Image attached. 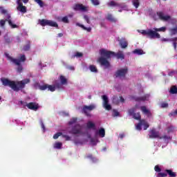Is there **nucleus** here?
<instances>
[{
	"label": "nucleus",
	"mask_w": 177,
	"mask_h": 177,
	"mask_svg": "<svg viewBox=\"0 0 177 177\" xmlns=\"http://www.w3.org/2000/svg\"><path fill=\"white\" fill-rule=\"evenodd\" d=\"M100 57L98 59V63L103 66L104 68H109L110 67V60L111 57H116L117 59H120V60H124L125 59V55L122 51H118L115 53L114 51L107 50L106 49L102 48L100 50Z\"/></svg>",
	"instance_id": "1"
},
{
	"label": "nucleus",
	"mask_w": 177,
	"mask_h": 177,
	"mask_svg": "<svg viewBox=\"0 0 177 177\" xmlns=\"http://www.w3.org/2000/svg\"><path fill=\"white\" fill-rule=\"evenodd\" d=\"M21 1L24 3H28V1L30 0H17V10L19 12H21V13H27V7L26 6H24L21 3ZM36 3L40 6V8H44L45 6V3L43 2L42 0H34Z\"/></svg>",
	"instance_id": "2"
},
{
	"label": "nucleus",
	"mask_w": 177,
	"mask_h": 177,
	"mask_svg": "<svg viewBox=\"0 0 177 177\" xmlns=\"http://www.w3.org/2000/svg\"><path fill=\"white\" fill-rule=\"evenodd\" d=\"M4 55H5L6 57H7L8 60H10L12 63H14V64L17 66V73H21V71H23V65H21V63H20V61H19V59H15V58L10 57V55L8 53H5Z\"/></svg>",
	"instance_id": "3"
},
{
	"label": "nucleus",
	"mask_w": 177,
	"mask_h": 177,
	"mask_svg": "<svg viewBox=\"0 0 177 177\" xmlns=\"http://www.w3.org/2000/svg\"><path fill=\"white\" fill-rule=\"evenodd\" d=\"M1 82H2V85H3V86H9L12 90L17 89V87H16L15 81H12L8 78L2 77L1 78Z\"/></svg>",
	"instance_id": "4"
},
{
	"label": "nucleus",
	"mask_w": 177,
	"mask_h": 177,
	"mask_svg": "<svg viewBox=\"0 0 177 177\" xmlns=\"http://www.w3.org/2000/svg\"><path fill=\"white\" fill-rule=\"evenodd\" d=\"M20 103L24 107H28L29 110H32L33 111H37L39 109V105L37 102H29L27 104V102L20 101Z\"/></svg>",
	"instance_id": "5"
},
{
	"label": "nucleus",
	"mask_w": 177,
	"mask_h": 177,
	"mask_svg": "<svg viewBox=\"0 0 177 177\" xmlns=\"http://www.w3.org/2000/svg\"><path fill=\"white\" fill-rule=\"evenodd\" d=\"M141 34L142 35H147L149 38H158L160 39L161 38V36L158 34V32H156V31H153L152 30H142Z\"/></svg>",
	"instance_id": "6"
},
{
	"label": "nucleus",
	"mask_w": 177,
	"mask_h": 177,
	"mask_svg": "<svg viewBox=\"0 0 177 177\" xmlns=\"http://www.w3.org/2000/svg\"><path fill=\"white\" fill-rule=\"evenodd\" d=\"M30 79H25L19 82H17L15 83L16 89H13V91H15V92H19L20 89H23L26 88V84H29Z\"/></svg>",
	"instance_id": "7"
},
{
	"label": "nucleus",
	"mask_w": 177,
	"mask_h": 177,
	"mask_svg": "<svg viewBox=\"0 0 177 177\" xmlns=\"http://www.w3.org/2000/svg\"><path fill=\"white\" fill-rule=\"evenodd\" d=\"M136 109H138V105H136L135 107L129 109L128 113L129 115L133 116V118H134V120L140 121L142 116H140V113H135V111H136Z\"/></svg>",
	"instance_id": "8"
},
{
	"label": "nucleus",
	"mask_w": 177,
	"mask_h": 177,
	"mask_svg": "<svg viewBox=\"0 0 177 177\" xmlns=\"http://www.w3.org/2000/svg\"><path fill=\"white\" fill-rule=\"evenodd\" d=\"M96 106L93 104H91L89 106L84 105L82 108V113L86 115V117H91V111L95 110Z\"/></svg>",
	"instance_id": "9"
},
{
	"label": "nucleus",
	"mask_w": 177,
	"mask_h": 177,
	"mask_svg": "<svg viewBox=\"0 0 177 177\" xmlns=\"http://www.w3.org/2000/svg\"><path fill=\"white\" fill-rule=\"evenodd\" d=\"M40 24L42 26V27H45V26H50V27H59V25H57V23L50 21V20H46V19H41L40 21Z\"/></svg>",
	"instance_id": "10"
},
{
	"label": "nucleus",
	"mask_w": 177,
	"mask_h": 177,
	"mask_svg": "<svg viewBox=\"0 0 177 177\" xmlns=\"http://www.w3.org/2000/svg\"><path fill=\"white\" fill-rule=\"evenodd\" d=\"M39 89L40 91H50V92H55L56 91V86H55V84L50 85V84H44V85H39Z\"/></svg>",
	"instance_id": "11"
},
{
	"label": "nucleus",
	"mask_w": 177,
	"mask_h": 177,
	"mask_svg": "<svg viewBox=\"0 0 177 177\" xmlns=\"http://www.w3.org/2000/svg\"><path fill=\"white\" fill-rule=\"evenodd\" d=\"M73 10H79L80 12H88V10H89V7L85 6L81 3H76L73 6Z\"/></svg>",
	"instance_id": "12"
},
{
	"label": "nucleus",
	"mask_w": 177,
	"mask_h": 177,
	"mask_svg": "<svg viewBox=\"0 0 177 177\" xmlns=\"http://www.w3.org/2000/svg\"><path fill=\"white\" fill-rule=\"evenodd\" d=\"M149 139H160V131L156 130V129H152L149 131Z\"/></svg>",
	"instance_id": "13"
},
{
	"label": "nucleus",
	"mask_w": 177,
	"mask_h": 177,
	"mask_svg": "<svg viewBox=\"0 0 177 177\" xmlns=\"http://www.w3.org/2000/svg\"><path fill=\"white\" fill-rule=\"evenodd\" d=\"M162 42H172L173 44V46L175 49V50H176V47H177V37H172L170 39H167V38H162L161 39Z\"/></svg>",
	"instance_id": "14"
},
{
	"label": "nucleus",
	"mask_w": 177,
	"mask_h": 177,
	"mask_svg": "<svg viewBox=\"0 0 177 177\" xmlns=\"http://www.w3.org/2000/svg\"><path fill=\"white\" fill-rule=\"evenodd\" d=\"M127 73H128V68H122L120 70H118L115 73V76L116 77V78H118V77H125V75H127Z\"/></svg>",
	"instance_id": "15"
},
{
	"label": "nucleus",
	"mask_w": 177,
	"mask_h": 177,
	"mask_svg": "<svg viewBox=\"0 0 177 177\" xmlns=\"http://www.w3.org/2000/svg\"><path fill=\"white\" fill-rule=\"evenodd\" d=\"M157 16L159 17L160 20L163 21H168V20L171 19V16L169 15H165L164 12L159 11L156 12Z\"/></svg>",
	"instance_id": "16"
},
{
	"label": "nucleus",
	"mask_w": 177,
	"mask_h": 177,
	"mask_svg": "<svg viewBox=\"0 0 177 177\" xmlns=\"http://www.w3.org/2000/svg\"><path fill=\"white\" fill-rule=\"evenodd\" d=\"M102 98L104 101V109H106V110H108V111L111 110V105L109 104V97H107V95H104L102 96Z\"/></svg>",
	"instance_id": "17"
},
{
	"label": "nucleus",
	"mask_w": 177,
	"mask_h": 177,
	"mask_svg": "<svg viewBox=\"0 0 177 177\" xmlns=\"http://www.w3.org/2000/svg\"><path fill=\"white\" fill-rule=\"evenodd\" d=\"M82 131V127H81V125L76 124L74 127H73L71 133H73V135H78L81 133Z\"/></svg>",
	"instance_id": "18"
},
{
	"label": "nucleus",
	"mask_w": 177,
	"mask_h": 177,
	"mask_svg": "<svg viewBox=\"0 0 177 177\" xmlns=\"http://www.w3.org/2000/svg\"><path fill=\"white\" fill-rule=\"evenodd\" d=\"M119 44L122 49H126V48H128V41H127V39L125 38H121L119 40Z\"/></svg>",
	"instance_id": "19"
},
{
	"label": "nucleus",
	"mask_w": 177,
	"mask_h": 177,
	"mask_svg": "<svg viewBox=\"0 0 177 177\" xmlns=\"http://www.w3.org/2000/svg\"><path fill=\"white\" fill-rule=\"evenodd\" d=\"M140 110L143 113V114H145L146 115H147V117H151V112L150 111V110L147 109L146 106H140Z\"/></svg>",
	"instance_id": "20"
},
{
	"label": "nucleus",
	"mask_w": 177,
	"mask_h": 177,
	"mask_svg": "<svg viewBox=\"0 0 177 177\" xmlns=\"http://www.w3.org/2000/svg\"><path fill=\"white\" fill-rule=\"evenodd\" d=\"M86 128L88 129H93L95 131V129H96V124H95V123L92 122V121H88L86 123Z\"/></svg>",
	"instance_id": "21"
},
{
	"label": "nucleus",
	"mask_w": 177,
	"mask_h": 177,
	"mask_svg": "<svg viewBox=\"0 0 177 177\" xmlns=\"http://www.w3.org/2000/svg\"><path fill=\"white\" fill-rule=\"evenodd\" d=\"M147 95H144L142 97H135L133 99L136 102H145V100H147Z\"/></svg>",
	"instance_id": "22"
},
{
	"label": "nucleus",
	"mask_w": 177,
	"mask_h": 177,
	"mask_svg": "<svg viewBox=\"0 0 177 177\" xmlns=\"http://www.w3.org/2000/svg\"><path fill=\"white\" fill-rule=\"evenodd\" d=\"M165 172H167L170 177H176V173L174 172L171 169H165Z\"/></svg>",
	"instance_id": "23"
},
{
	"label": "nucleus",
	"mask_w": 177,
	"mask_h": 177,
	"mask_svg": "<svg viewBox=\"0 0 177 177\" xmlns=\"http://www.w3.org/2000/svg\"><path fill=\"white\" fill-rule=\"evenodd\" d=\"M59 80L62 85H67V79L64 75L59 76Z\"/></svg>",
	"instance_id": "24"
},
{
	"label": "nucleus",
	"mask_w": 177,
	"mask_h": 177,
	"mask_svg": "<svg viewBox=\"0 0 177 177\" xmlns=\"http://www.w3.org/2000/svg\"><path fill=\"white\" fill-rule=\"evenodd\" d=\"M77 26H78V27H81V28H83V30L88 31V32H91V31H92V28H91V27L86 28V27H85V26H84L81 24H77Z\"/></svg>",
	"instance_id": "25"
},
{
	"label": "nucleus",
	"mask_w": 177,
	"mask_h": 177,
	"mask_svg": "<svg viewBox=\"0 0 177 177\" xmlns=\"http://www.w3.org/2000/svg\"><path fill=\"white\" fill-rule=\"evenodd\" d=\"M106 20L109 21H111L112 23H115L116 20L113 17V15L111 14H108L106 17Z\"/></svg>",
	"instance_id": "26"
},
{
	"label": "nucleus",
	"mask_w": 177,
	"mask_h": 177,
	"mask_svg": "<svg viewBox=\"0 0 177 177\" xmlns=\"http://www.w3.org/2000/svg\"><path fill=\"white\" fill-rule=\"evenodd\" d=\"M169 93H171V95H176L177 93V86H172L169 90Z\"/></svg>",
	"instance_id": "27"
},
{
	"label": "nucleus",
	"mask_w": 177,
	"mask_h": 177,
	"mask_svg": "<svg viewBox=\"0 0 177 177\" xmlns=\"http://www.w3.org/2000/svg\"><path fill=\"white\" fill-rule=\"evenodd\" d=\"M153 31H155V32H165V31H167V28L166 27H161L159 28H153Z\"/></svg>",
	"instance_id": "28"
},
{
	"label": "nucleus",
	"mask_w": 177,
	"mask_h": 177,
	"mask_svg": "<svg viewBox=\"0 0 177 177\" xmlns=\"http://www.w3.org/2000/svg\"><path fill=\"white\" fill-rule=\"evenodd\" d=\"M98 134L100 135V136H101V138H104V136H106V131L104 130V129L101 128L98 131Z\"/></svg>",
	"instance_id": "29"
},
{
	"label": "nucleus",
	"mask_w": 177,
	"mask_h": 177,
	"mask_svg": "<svg viewBox=\"0 0 177 177\" xmlns=\"http://www.w3.org/2000/svg\"><path fill=\"white\" fill-rule=\"evenodd\" d=\"M169 32L171 35H176L177 34V26L175 28H171L169 29Z\"/></svg>",
	"instance_id": "30"
},
{
	"label": "nucleus",
	"mask_w": 177,
	"mask_h": 177,
	"mask_svg": "<svg viewBox=\"0 0 177 177\" xmlns=\"http://www.w3.org/2000/svg\"><path fill=\"white\" fill-rule=\"evenodd\" d=\"M133 53L136 55H145V52L142 49H136L133 51Z\"/></svg>",
	"instance_id": "31"
},
{
	"label": "nucleus",
	"mask_w": 177,
	"mask_h": 177,
	"mask_svg": "<svg viewBox=\"0 0 177 177\" xmlns=\"http://www.w3.org/2000/svg\"><path fill=\"white\" fill-rule=\"evenodd\" d=\"M89 70L91 71V73H97V68H96L95 65H90Z\"/></svg>",
	"instance_id": "32"
},
{
	"label": "nucleus",
	"mask_w": 177,
	"mask_h": 177,
	"mask_svg": "<svg viewBox=\"0 0 177 177\" xmlns=\"http://www.w3.org/2000/svg\"><path fill=\"white\" fill-rule=\"evenodd\" d=\"M142 124L144 126V131H146L147 129V128H149V123H147V122L145 120H142Z\"/></svg>",
	"instance_id": "33"
},
{
	"label": "nucleus",
	"mask_w": 177,
	"mask_h": 177,
	"mask_svg": "<svg viewBox=\"0 0 177 177\" xmlns=\"http://www.w3.org/2000/svg\"><path fill=\"white\" fill-rule=\"evenodd\" d=\"M133 5L135 6L136 9H138L140 5V3H139V0H133Z\"/></svg>",
	"instance_id": "34"
},
{
	"label": "nucleus",
	"mask_w": 177,
	"mask_h": 177,
	"mask_svg": "<svg viewBox=\"0 0 177 177\" xmlns=\"http://www.w3.org/2000/svg\"><path fill=\"white\" fill-rule=\"evenodd\" d=\"M8 24H9V26H10V27H12V28H17V27H18L17 25L14 24L13 22L12 21V20L8 19Z\"/></svg>",
	"instance_id": "35"
},
{
	"label": "nucleus",
	"mask_w": 177,
	"mask_h": 177,
	"mask_svg": "<svg viewBox=\"0 0 177 177\" xmlns=\"http://www.w3.org/2000/svg\"><path fill=\"white\" fill-rule=\"evenodd\" d=\"M63 144L62 142H55L54 145L55 149H62Z\"/></svg>",
	"instance_id": "36"
},
{
	"label": "nucleus",
	"mask_w": 177,
	"mask_h": 177,
	"mask_svg": "<svg viewBox=\"0 0 177 177\" xmlns=\"http://www.w3.org/2000/svg\"><path fill=\"white\" fill-rule=\"evenodd\" d=\"M17 60H19V63H21V62H26V55H21V57H19V59H17Z\"/></svg>",
	"instance_id": "37"
},
{
	"label": "nucleus",
	"mask_w": 177,
	"mask_h": 177,
	"mask_svg": "<svg viewBox=\"0 0 177 177\" xmlns=\"http://www.w3.org/2000/svg\"><path fill=\"white\" fill-rule=\"evenodd\" d=\"M30 41H28V43L24 46L23 50H25V52H27V50H30Z\"/></svg>",
	"instance_id": "38"
},
{
	"label": "nucleus",
	"mask_w": 177,
	"mask_h": 177,
	"mask_svg": "<svg viewBox=\"0 0 177 177\" xmlns=\"http://www.w3.org/2000/svg\"><path fill=\"white\" fill-rule=\"evenodd\" d=\"M174 130H175V127H174V126H169L167 127V133H171L174 132Z\"/></svg>",
	"instance_id": "39"
},
{
	"label": "nucleus",
	"mask_w": 177,
	"mask_h": 177,
	"mask_svg": "<svg viewBox=\"0 0 177 177\" xmlns=\"http://www.w3.org/2000/svg\"><path fill=\"white\" fill-rule=\"evenodd\" d=\"M0 13L1 15H6V13H8V10H5L3 6H0Z\"/></svg>",
	"instance_id": "40"
},
{
	"label": "nucleus",
	"mask_w": 177,
	"mask_h": 177,
	"mask_svg": "<svg viewBox=\"0 0 177 177\" xmlns=\"http://www.w3.org/2000/svg\"><path fill=\"white\" fill-rule=\"evenodd\" d=\"M159 139H165V140H169L171 138L169 136L164 135L163 136H160Z\"/></svg>",
	"instance_id": "41"
},
{
	"label": "nucleus",
	"mask_w": 177,
	"mask_h": 177,
	"mask_svg": "<svg viewBox=\"0 0 177 177\" xmlns=\"http://www.w3.org/2000/svg\"><path fill=\"white\" fill-rule=\"evenodd\" d=\"M86 158H90L92 161L95 162L96 160V158L93 157V155L89 153L88 155L86 156Z\"/></svg>",
	"instance_id": "42"
},
{
	"label": "nucleus",
	"mask_w": 177,
	"mask_h": 177,
	"mask_svg": "<svg viewBox=\"0 0 177 177\" xmlns=\"http://www.w3.org/2000/svg\"><path fill=\"white\" fill-rule=\"evenodd\" d=\"M142 120H140V122L136 125V129H138V131H142Z\"/></svg>",
	"instance_id": "43"
},
{
	"label": "nucleus",
	"mask_w": 177,
	"mask_h": 177,
	"mask_svg": "<svg viewBox=\"0 0 177 177\" xmlns=\"http://www.w3.org/2000/svg\"><path fill=\"white\" fill-rule=\"evenodd\" d=\"M77 122V118H73L69 122V125H73V124H75Z\"/></svg>",
	"instance_id": "44"
},
{
	"label": "nucleus",
	"mask_w": 177,
	"mask_h": 177,
	"mask_svg": "<svg viewBox=\"0 0 177 177\" xmlns=\"http://www.w3.org/2000/svg\"><path fill=\"white\" fill-rule=\"evenodd\" d=\"M5 39V42L6 44H10V42H12V39H10V37H8V35L4 37Z\"/></svg>",
	"instance_id": "45"
},
{
	"label": "nucleus",
	"mask_w": 177,
	"mask_h": 177,
	"mask_svg": "<svg viewBox=\"0 0 177 177\" xmlns=\"http://www.w3.org/2000/svg\"><path fill=\"white\" fill-rule=\"evenodd\" d=\"M91 1L93 5H94L95 6H97V5H100V2L99 1V0H91Z\"/></svg>",
	"instance_id": "46"
},
{
	"label": "nucleus",
	"mask_w": 177,
	"mask_h": 177,
	"mask_svg": "<svg viewBox=\"0 0 177 177\" xmlns=\"http://www.w3.org/2000/svg\"><path fill=\"white\" fill-rule=\"evenodd\" d=\"M62 132H58L56 133L54 136H53V139H58L59 136H62Z\"/></svg>",
	"instance_id": "47"
},
{
	"label": "nucleus",
	"mask_w": 177,
	"mask_h": 177,
	"mask_svg": "<svg viewBox=\"0 0 177 177\" xmlns=\"http://www.w3.org/2000/svg\"><path fill=\"white\" fill-rule=\"evenodd\" d=\"M158 177H167L168 174L166 173H161L159 171V173H158Z\"/></svg>",
	"instance_id": "48"
},
{
	"label": "nucleus",
	"mask_w": 177,
	"mask_h": 177,
	"mask_svg": "<svg viewBox=\"0 0 177 177\" xmlns=\"http://www.w3.org/2000/svg\"><path fill=\"white\" fill-rule=\"evenodd\" d=\"M6 21H8V19H6V20L1 19L0 20V26H1V27H4Z\"/></svg>",
	"instance_id": "49"
},
{
	"label": "nucleus",
	"mask_w": 177,
	"mask_h": 177,
	"mask_svg": "<svg viewBox=\"0 0 177 177\" xmlns=\"http://www.w3.org/2000/svg\"><path fill=\"white\" fill-rule=\"evenodd\" d=\"M154 170L156 172H158V173L161 172V168L158 165H156L154 167Z\"/></svg>",
	"instance_id": "50"
},
{
	"label": "nucleus",
	"mask_w": 177,
	"mask_h": 177,
	"mask_svg": "<svg viewBox=\"0 0 177 177\" xmlns=\"http://www.w3.org/2000/svg\"><path fill=\"white\" fill-rule=\"evenodd\" d=\"M120 115V112L117 110H113V117H118Z\"/></svg>",
	"instance_id": "51"
},
{
	"label": "nucleus",
	"mask_w": 177,
	"mask_h": 177,
	"mask_svg": "<svg viewBox=\"0 0 177 177\" xmlns=\"http://www.w3.org/2000/svg\"><path fill=\"white\" fill-rule=\"evenodd\" d=\"M55 85V89H56V88H57V89H61V88H62V85L63 84H62V83H56L55 84H54Z\"/></svg>",
	"instance_id": "52"
},
{
	"label": "nucleus",
	"mask_w": 177,
	"mask_h": 177,
	"mask_svg": "<svg viewBox=\"0 0 177 177\" xmlns=\"http://www.w3.org/2000/svg\"><path fill=\"white\" fill-rule=\"evenodd\" d=\"M84 19L88 24H91V20H89V17H88V15H84Z\"/></svg>",
	"instance_id": "53"
},
{
	"label": "nucleus",
	"mask_w": 177,
	"mask_h": 177,
	"mask_svg": "<svg viewBox=\"0 0 177 177\" xmlns=\"http://www.w3.org/2000/svg\"><path fill=\"white\" fill-rule=\"evenodd\" d=\"M83 54L82 53L77 52L73 57H82Z\"/></svg>",
	"instance_id": "54"
},
{
	"label": "nucleus",
	"mask_w": 177,
	"mask_h": 177,
	"mask_svg": "<svg viewBox=\"0 0 177 177\" xmlns=\"http://www.w3.org/2000/svg\"><path fill=\"white\" fill-rule=\"evenodd\" d=\"M62 21H63V23H66V24L69 23L68 17H64L62 19Z\"/></svg>",
	"instance_id": "55"
},
{
	"label": "nucleus",
	"mask_w": 177,
	"mask_h": 177,
	"mask_svg": "<svg viewBox=\"0 0 177 177\" xmlns=\"http://www.w3.org/2000/svg\"><path fill=\"white\" fill-rule=\"evenodd\" d=\"M108 6H117V3L111 1V2L108 3Z\"/></svg>",
	"instance_id": "56"
},
{
	"label": "nucleus",
	"mask_w": 177,
	"mask_h": 177,
	"mask_svg": "<svg viewBox=\"0 0 177 177\" xmlns=\"http://www.w3.org/2000/svg\"><path fill=\"white\" fill-rule=\"evenodd\" d=\"M161 107H162V109H167V107H168V103L162 102L161 103Z\"/></svg>",
	"instance_id": "57"
},
{
	"label": "nucleus",
	"mask_w": 177,
	"mask_h": 177,
	"mask_svg": "<svg viewBox=\"0 0 177 177\" xmlns=\"http://www.w3.org/2000/svg\"><path fill=\"white\" fill-rule=\"evenodd\" d=\"M169 20H170L171 24H176L177 23V20L176 18H170V19Z\"/></svg>",
	"instance_id": "58"
},
{
	"label": "nucleus",
	"mask_w": 177,
	"mask_h": 177,
	"mask_svg": "<svg viewBox=\"0 0 177 177\" xmlns=\"http://www.w3.org/2000/svg\"><path fill=\"white\" fill-rule=\"evenodd\" d=\"M63 138H65L66 140H71V138L67 135H64Z\"/></svg>",
	"instance_id": "59"
},
{
	"label": "nucleus",
	"mask_w": 177,
	"mask_h": 177,
	"mask_svg": "<svg viewBox=\"0 0 177 177\" xmlns=\"http://www.w3.org/2000/svg\"><path fill=\"white\" fill-rule=\"evenodd\" d=\"M68 70H71V71H74V70H75V68H74V66H68L67 67Z\"/></svg>",
	"instance_id": "60"
},
{
	"label": "nucleus",
	"mask_w": 177,
	"mask_h": 177,
	"mask_svg": "<svg viewBox=\"0 0 177 177\" xmlns=\"http://www.w3.org/2000/svg\"><path fill=\"white\" fill-rule=\"evenodd\" d=\"M41 127L44 131H45V124H44V122H41Z\"/></svg>",
	"instance_id": "61"
},
{
	"label": "nucleus",
	"mask_w": 177,
	"mask_h": 177,
	"mask_svg": "<svg viewBox=\"0 0 177 177\" xmlns=\"http://www.w3.org/2000/svg\"><path fill=\"white\" fill-rule=\"evenodd\" d=\"M175 114H177V109L174 112L169 113V115L172 116L175 115Z\"/></svg>",
	"instance_id": "62"
},
{
	"label": "nucleus",
	"mask_w": 177,
	"mask_h": 177,
	"mask_svg": "<svg viewBox=\"0 0 177 177\" xmlns=\"http://www.w3.org/2000/svg\"><path fill=\"white\" fill-rule=\"evenodd\" d=\"M120 102H121L122 103H124V102H125V99H124V97H122V96H120Z\"/></svg>",
	"instance_id": "63"
},
{
	"label": "nucleus",
	"mask_w": 177,
	"mask_h": 177,
	"mask_svg": "<svg viewBox=\"0 0 177 177\" xmlns=\"http://www.w3.org/2000/svg\"><path fill=\"white\" fill-rule=\"evenodd\" d=\"M74 143H75V145H80V143H81V142H80V141H78V140H75L74 141Z\"/></svg>",
	"instance_id": "64"
}]
</instances>
